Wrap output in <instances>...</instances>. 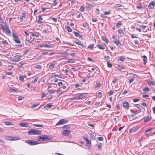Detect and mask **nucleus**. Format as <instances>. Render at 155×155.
<instances>
[{
    "mask_svg": "<svg viewBox=\"0 0 155 155\" xmlns=\"http://www.w3.org/2000/svg\"><path fill=\"white\" fill-rule=\"evenodd\" d=\"M20 127H27L28 126V124L27 123H21L19 124Z\"/></svg>",
    "mask_w": 155,
    "mask_h": 155,
    "instance_id": "2eb2a0df",
    "label": "nucleus"
},
{
    "mask_svg": "<svg viewBox=\"0 0 155 155\" xmlns=\"http://www.w3.org/2000/svg\"><path fill=\"white\" fill-rule=\"evenodd\" d=\"M52 105L50 104H47L46 106H44V108L46 109L47 108H51L52 106Z\"/></svg>",
    "mask_w": 155,
    "mask_h": 155,
    "instance_id": "412c9836",
    "label": "nucleus"
},
{
    "mask_svg": "<svg viewBox=\"0 0 155 155\" xmlns=\"http://www.w3.org/2000/svg\"><path fill=\"white\" fill-rule=\"evenodd\" d=\"M94 44H90L89 45V46H88L87 48L92 49L94 48Z\"/></svg>",
    "mask_w": 155,
    "mask_h": 155,
    "instance_id": "8fccbe9b",
    "label": "nucleus"
},
{
    "mask_svg": "<svg viewBox=\"0 0 155 155\" xmlns=\"http://www.w3.org/2000/svg\"><path fill=\"white\" fill-rule=\"evenodd\" d=\"M102 147L101 144H98L97 145L98 150L99 151L101 150H102Z\"/></svg>",
    "mask_w": 155,
    "mask_h": 155,
    "instance_id": "37998d69",
    "label": "nucleus"
},
{
    "mask_svg": "<svg viewBox=\"0 0 155 155\" xmlns=\"http://www.w3.org/2000/svg\"><path fill=\"white\" fill-rule=\"evenodd\" d=\"M139 127L138 126H136L130 129V130L129 133H133V134L136 133L138 130Z\"/></svg>",
    "mask_w": 155,
    "mask_h": 155,
    "instance_id": "0eeeda50",
    "label": "nucleus"
},
{
    "mask_svg": "<svg viewBox=\"0 0 155 155\" xmlns=\"http://www.w3.org/2000/svg\"><path fill=\"white\" fill-rule=\"evenodd\" d=\"M104 58L107 61L109 60L110 59V57L108 56H105Z\"/></svg>",
    "mask_w": 155,
    "mask_h": 155,
    "instance_id": "69168bd1",
    "label": "nucleus"
},
{
    "mask_svg": "<svg viewBox=\"0 0 155 155\" xmlns=\"http://www.w3.org/2000/svg\"><path fill=\"white\" fill-rule=\"evenodd\" d=\"M138 9H141L142 8V5L141 4H139L136 7Z\"/></svg>",
    "mask_w": 155,
    "mask_h": 155,
    "instance_id": "4d7b16f0",
    "label": "nucleus"
},
{
    "mask_svg": "<svg viewBox=\"0 0 155 155\" xmlns=\"http://www.w3.org/2000/svg\"><path fill=\"white\" fill-rule=\"evenodd\" d=\"M107 66L109 68H111L112 67V64L109 63L108 61L107 62Z\"/></svg>",
    "mask_w": 155,
    "mask_h": 155,
    "instance_id": "de8ad7c7",
    "label": "nucleus"
},
{
    "mask_svg": "<svg viewBox=\"0 0 155 155\" xmlns=\"http://www.w3.org/2000/svg\"><path fill=\"white\" fill-rule=\"evenodd\" d=\"M44 47L45 48H51V46L48 44H46L45 45L44 44Z\"/></svg>",
    "mask_w": 155,
    "mask_h": 155,
    "instance_id": "052dcab7",
    "label": "nucleus"
},
{
    "mask_svg": "<svg viewBox=\"0 0 155 155\" xmlns=\"http://www.w3.org/2000/svg\"><path fill=\"white\" fill-rule=\"evenodd\" d=\"M90 137L92 140H95V136L91 134H90Z\"/></svg>",
    "mask_w": 155,
    "mask_h": 155,
    "instance_id": "13d9d810",
    "label": "nucleus"
},
{
    "mask_svg": "<svg viewBox=\"0 0 155 155\" xmlns=\"http://www.w3.org/2000/svg\"><path fill=\"white\" fill-rule=\"evenodd\" d=\"M122 21H119L117 23L116 25V26L117 28H119L121 25Z\"/></svg>",
    "mask_w": 155,
    "mask_h": 155,
    "instance_id": "c756f323",
    "label": "nucleus"
},
{
    "mask_svg": "<svg viewBox=\"0 0 155 155\" xmlns=\"http://www.w3.org/2000/svg\"><path fill=\"white\" fill-rule=\"evenodd\" d=\"M149 89L148 88H147V87H144L143 90V92L144 93H145L146 91H149Z\"/></svg>",
    "mask_w": 155,
    "mask_h": 155,
    "instance_id": "a19ab883",
    "label": "nucleus"
},
{
    "mask_svg": "<svg viewBox=\"0 0 155 155\" xmlns=\"http://www.w3.org/2000/svg\"><path fill=\"white\" fill-rule=\"evenodd\" d=\"M77 100H79L78 96H76L75 97L72 98L71 100L72 101H74Z\"/></svg>",
    "mask_w": 155,
    "mask_h": 155,
    "instance_id": "09e8293b",
    "label": "nucleus"
},
{
    "mask_svg": "<svg viewBox=\"0 0 155 155\" xmlns=\"http://www.w3.org/2000/svg\"><path fill=\"white\" fill-rule=\"evenodd\" d=\"M114 43L117 46L120 47L121 45V44L120 41L118 40L116 41H114Z\"/></svg>",
    "mask_w": 155,
    "mask_h": 155,
    "instance_id": "aec40b11",
    "label": "nucleus"
},
{
    "mask_svg": "<svg viewBox=\"0 0 155 155\" xmlns=\"http://www.w3.org/2000/svg\"><path fill=\"white\" fill-rule=\"evenodd\" d=\"M122 5L120 4H116L114 5L115 8H119L122 7Z\"/></svg>",
    "mask_w": 155,
    "mask_h": 155,
    "instance_id": "5fc2aeb1",
    "label": "nucleus"
},
{
    "mask_svg": "<svg viewBox=\"0 0 155 155\" xmlns=\"http://www.w3.org/2000/svg\"><path fill=\"white\" fill-rule=\"evenodd\" d=\"M147 83L148 84L150 85H155V83H154L153 81H151L150 80H149L147 81Z\"/></svg>",
    "mask_w": 155,
    "mask_h": 155,
    "instance_id": "393cba45",
    "label": "nucleus"
},
{
    "mask_svg": "<svg viewBox=\"0 0 155 155\" xmlns=\"http://www.w3.org/2000/svg\"><path fill=\"white\" fill-rule=\"evenodd\" d=\"M73 32L76 37H78L79 38L82 37V35H81L79 33L74 31H73Z\"/></svg>",
    "mask_w": 155,
    "mask_h": 155,
    "instance_id": "a211bd4d",
    "label": "nucleus"
},
{
    "mask_svg": "<svg viewBox=\"0 0 155 155\" xmlns=\"http://www.w3.org/2000/svg\"><path fill=\"white\" fill-rule=\"evenodd\" d=\"M84 7L83 6H81L79 9V11L81 12H84Z\"/></svg>",
    "mask_w": 155,
    "mask_h": 155,
    "instance_id": "49530a36",
    "label": "nucleus"
},
{
    "mask_svg": "<svg viewBox=\"0 0 155 155\" xmlns=\"http://www.w3.org/2000/svg\"><path fill=\"white\" fill-rule=\"evenodd\" d=\"M151 118V117H150L149 116L146 117L143 121L144 124H145L147 122H149Z\"/></svg>",
    "mask_w": 155,
    "mask_h": 155,
    "instance_id": "f3484780",
    "label": "nucleus"
},
{
    "mask_svg": "<svg viewBox=\"0 0 155 155\" xmlns=\"http://www.w3.org/2000/svg\"><path fill=\"white\" fill-rule=\"evenodd\" d=\"M8 91L10 93H12V92H16V91H17L16 90H15V89H14L12 88H10L8 90Z\"/></svg>",
    "mask_w": 155,
    "mask_h": 155,
    "instance_id": "c9c22d12",
    "label": "nucleus"
},
{
    "mask_svg": "<svg viewBox=\"0 0 155 155\" xmlns=\"http://www.w3.org/2000/svg\"><path fill=\"white\" fill-rule=\"evenodd\" d=\"M123 106L125 109H129V104L127 102H123Z\"/></svg>",
    "mask_w": 155,
    "mask_h": 155,
    "instance_id": "1a4fd4ad",
    "label": "nucleus"
},
{
    "mask_svg": "<svg viewBox=\"0 0 155 155\" xmlns=\"http://www.w3.org/2000/svg\"><path fill=\"white\" fill-rule=\"evenodd\" d=\"M35 68L38 69H40L41 68V65H38L35 66Z\"/></svg>",
    "mask_w": 155,
    "mask_h": 155,
    "instance_id": "774afa93",
    "label": "nucleus"
},
{
    "mask_svg": "<svg viewBox=\"0 0 155 155\" xmlns=\"http://www.w3.org/2000/svg\"><path fill=\"white\" fill-rule=\"evenodd\" d=\"M152 129H153V128H150L146 130L145 131V133H147L149 132H150V131H151Z\"/></svg>",
    "mask_w": 155,
    "mask_h": 155,
    "instance_id": "e2e57ef3",
    "label": "nucleus"
},
{
    "mask_svg": "<svg viewBox=\"0 0 155 155\" xmlns=\"http://www.w3.org/2000/svg\"><path fill=\"white\" fill-rule=\"evenodd\" d=\"M110 11H109L107 12H104V14L105 15H109L110 13Z\"/></svg>",
    "mask_w": 155,
    "mask_h": 155,
    "instance_id": "0e129e2a",
    "label": "nucleus"
},
{
    "mask_svg": "<svg viewBox=\"0 0 155 155\" xmlns=\"http://www.w3.org/2000/svg\"><path fill=\"white\" fill-rule=\"evenodd\" d=\"M25 64L24 63H22L21 62H20L19 63V65H18L17 66V69H19L21 68Z\"/></svg>",
    "mask_w": 155,
    "mask_h": 155,
    "instance_id": "b1692460",
    "label": "nucleus"
},
{
    "mask_svg": "<svg viewBox=\"0 0 155 155\" xmlns=\"http://www.w3.org/2000/svg\"><path fill=\"white\" fill-rule=\"evenodd\" d=\"M143 61L144 62L143 64H145L147 62V57L145 55H143Z\"/></svg>",
    "mask_w": 155,
    "mask_h": 155,
    "instance_id": "bb28decb",
    "label": "nucleus"
},
{
    "mask_svg": "<svg viewBox=\"0 0 155 155\" xmlns=\"http://www.w3.org/2000/svg\"><path fill=\"white\" fill-rule=\"evenodd\" d=\"M38 23H42V22L41 21L43 19L41 17V15H39L38 16Z\"/></svg>",
    "mask_w": 155,
    "mask_h": 155,
    "instance_id": "58836bf2",
    "label": "nucleus"
},
{
    "mask_svg": "<svg viewBox=\"0 0 155 155\" xmlns=\"http://www.w3.org/2000/svg\"><path fill=\"white\" fill-rule=\"evenodd\" d=\"M116 67L119 70H120L124 69V66H120L119 65L117 64Z\"/></svg>",
    "mask_w": 155,
    "mask_h": 155,
    "instance_id": "5701e85b",
    "label": "nucleus"
},
{
    "mask_svg": "<svg viewBox=\"0 0 155 155\" xmlns=\"http://www.w3.org/2000/svg\"><path fill=\"white\" fill-rule=\"evenodd\" d=\"M134 106L137 107V109H138V110H137L134 112V115H136L140 112L141 111V108H143V107L141 106L139 104H135Z\"/></svg>",
    "mask_w": 155,
    "mask_h": 155,
    "instance_id": "39448f33",
    "label": "nucleus"
},
{
    "mask_svg": "<svg viewBox=\"0 0 155 155\" xmlns=\"http://www.w3.org/2000/svg\"><path fill=\"white\" fill-rule=\"evenodd\" d=\"M124 60H125V59H124V58H121V57L120 58L118 59V61H122V62H124Z\"/></svg>",
    "mask_w": 155,
    "mask_h": 155,
    "instance_id": "680f3d73",
    "label": "nucleus"
},
{
    "mask_svg": "<svg viewBox=\"0 0 155 155\" xmlns=\"http://www.w3.org/2000/svg\"><path fill=\"white\" fill-rule=\"evenodd\" d=\"M118 33L119 34H122V35H120V36H122V35H124V32H123V31H122V30L121 29H119L118 30Z\"/></svg>",
    "mask_w": 155,
    "mask_h": 155,
    "instance_id": "f704fd0d",
    "label": "nucleus"
},
{
    "mask_svg": "<svg viewBox=\"0 0 155 155\" xmlns=\"http://www.w3.org/2000/svg\"><path fill=\"white\" fill-rule=\"evenodd\" d=\"M20 139V138L19 137H12V141L19 140Z\"/></svg>",
    "mask_w": 155,
    "mask_h": 155,
    "instance_id": "2f4dec72",
    "label": "nucleus"
},
{
    "mask_svg": "<svg viewBox=\"0 0 155 155\" xmlns=\"http://www.w3.org/2000/svg\"><path fill=\"white\" fill-rule=\"evenodd\" d=\"M84 139L85 140L86 143L87 145L90 146V145H91V142L87 138V137H84Z\"/></svg>",
    "mask_w": 155,
    "mask_h": 155,
    "instance_id": "dca6fc26",
    "label": "nucleus"
},
{
    "mask_svg": "<svg viewBox=\"0 0 155 155\" xmlns=\"http://www.w3.org/2000/svg\"><path fill=\"white\" fill-rule=\"evenodd\" d=\"M55 93V90H49V91H48L47 93L48 94L50 95L51 94H52Z\"/></svg>",
    "mask_w": 155,
    "mask_h": 155,
    "instance_id": "473e14b6",
    "label": "nucleus"
},
{
    "mask_svg": "<svg viewBox=\"0 0 155 155\" xmlns=\"http://www.w3.org/2000/svg\"><path fill=\"white\" fill-rule=\"evenodd\" d=\"M74 42L75 43H76V44L80 46L82 48H85L86 47V46H85L84 44H82L81 43V41H74Z\"/></svg>",
    "mask_w": 155,
    "mask_h": 155,
    "instance_id": "9b49d317",
    "label": "nucleus"
},
{
    "mask_svg": "<svg viewBox=\"0 0 155 155\" xmlns=\"http://www.w3.org/2000/svg\"><path fill=\"white\" fill-rule=\"evenodd\" d=\"M65 27V28L68 31V32H71L72 31V29L70 27L66 25Z\"/></svg>",
    "mask_w": 155,
    "mask_h": 155,
    "instance_id": "a878e982",
    "label": "nucleus"
},
{
    "mask_svg": "<svg viewBox=\"0 0 155 155\" xmlns=\"http://www.w3.org/2000/svg\"><path fill=\"white\" fill-rule=\"evenodd\" d=\"M102 85V84L100 83H98V84H97L95 85V89L97 87L99 88V87H101Z\"/></svg>",
    "mask_w": 155,
    "mask_h": 155,
    "instance_id": "c85d7f7f",
    "label": "nucleus"
},
{
    "mask_svg": "<svg viewBox=\"0 0 155 155\" xmlns=\"http://www.w3.org/2000/svg\"><path fill=\"white\" fill-rule=\"evenodd\" d=\"M6 34L8 35H10L11 34V32L8 26H6V28H5V31Z\"/></svg>",
    "mask_w": 155,
    "mask_h": 155,
    "instance_id": "f8f14e48",
    "label": "nucleus"
},
{
    "mask_svg": "<svg viewBox=\"0 0 155 155\" xmlns=\"http://www.w3.org/2000/svg\"><path fill=\"white\" fill-rule=\"evenodd\" d=\"M97 47H98L99 49H101L104 50V48L100 45H98L97 46Z\"/></svg>",
    "mask_w": 155,
    "mask_h": 155,
    "instance_id": "79ce46f5",
    "label": "nucleus"
},
{
    "mask_svg": "<svg viewBox=\"0 0 155 155\" xmlns=\"http://www.w3.org/2000/svg\"><path fill=\"white\" fill-rule=\"evenodd\" d=\"M34 125L35 126L38 127H43V125L39 124H34Z\"/></svg>",
    "mask_w": 155,
    "mask_h": 155,
    "instance_id": "3c124183",
    "label": "nucleus"
},
{
    "mask_svg": "<svg viewBox=\"0 0 155 155\" xmlns=\"http://www.w3.org/2000/svg\"><path fill=\"white\" fill-rule=\"evenodd\" d=\"M154 2H150L148 5V8L149 9L153 8L155 6Z\"/></svg>",
    "mask_w": 155,
    "mask_h": 155,
    "instance_id": "9d476101",
    "label": "nucleus"
},
{
    "mask_svg": "<svg viewBox=\"0 0 155 155\" xmlns=\"http://www.w3.org/2000/svg\"><path fill=\"white\" fill-rule=\"evenodd\" d=\"M22 15L21 17L20 18V20L21 21H22L23 18H26V15L25 13H23L22 14Z\"/></svg>",
    "mask_w": 155,
    "mask_h": 155,
    "instance_id": "cd10ccee",
    "label": "nucleus"
},
{
    "mask_svg": "<svg viewBox=\"0 0 155 155\" xmlns=\"http://www.w3.org/2000/svg\"><path fill=\"white\" fill-rule=\"evenodd\" d=\"M70 128V127L69 126V125H64L63 127V129H69Z\"/></svg>",
    "mask_w": 155,
    "mask_h": 155,
    "instance_id": "a18cd8bd",
    "label": "nucleus"
},
{
    "mask_svg": "<svg viewBox=\"0 0 155 155\" xmlns=\"http://www.w3.org/2000/svg\"><path fill=\"white\" fill-rule=\"evenodd\" d=\"M0 25H1V29L3 30V32H4L5 31L6 26H8L6 25L5 22L2 21H1Z\"/></svg>",
    "mask_w": 155,
    "mask_h": 155,
    "instance_id": "6e6552de",
    "label": "nucleus"
},
{
    "mask_svg": "<svg viewBox=\"0 0 155 155\" xmlns=\"http://www.w3.org/2000/svg\"><path fill=\"white\" fill-rule=\"evenodd\" d=\"M39 105V103H37V104H33L31 107L32 108H34L35 107L38 106Z\"/></svg>",
    "mask_w": 155,
    "mask_h": 155,
    "instance_id": "c03bdc74",
    "label": "nucleus"
},
{
    "mask_svg": "<svg viewBox=\"0 0 155 155\" xmlns=\"http://www.w3.org/2000/svg\"><path fill=\"white\" fill-rule=\"evenodd\" d=\"M37 139L38 141H43L45 140H51L52 138L48 135H43L39 136Z\"/></svg>",
    "mask_w": 155,
    "mask_h": 155,
    "instance_id": "f257e3e1",
    "label": "nucleus"
},
{
    "mask_svg": "<svg viewBox=\"0 0 155 155\" xmlns=\"http://www.w3.org/2000/svg\"><path fill=\"white\" fill-rule=\"evenodd\" d=\"M25 142L26 143L29 144V145L31 146H33L39 144L37 141H35L30 140H25Z\"/></svg>",
    "mask_w": 155,
    "mask_h": 155,
    "instance_id": "7ed1b4c3",
    "label": "nucleus"
},
{
    "mask_svg": "<svg viewBox=\"0 0 155 155\" xmlns=\"http://www.w3.org/2000/svg\"><path fill=\"white\" fill-rule=\"evenodd\" d=\"M12 35L14 40L16 43H21L20 40L18 38V36L15 32H12Z\"/></svg>",
    "mask_w": 155,
    "mask_h": 155,
    "instance_id": "20e7f679",
    "label": "nucleus"
},
{
    "mask_svg": "<svg viewBox=\"0 0 155 155\" xmlns=\"http://www.w3.org/2000/svg\"><path fill=\"white\" fill-rule=\"evenodd\" d=\"M54 64H51L49 66V68L50 69H52L54 68Z\"/></svg>",
    "mask_w": 155,
    "mask_h": 155,
    "instance_id": "864d4df0",
    "label": "nucleus"
},
{
    "mask_svg": "<svg viewBox=\"0 0 155 155\" xmlns=\"http://www.w3.org/2000/svg\"><path fill=\"white\" fill-rule=\"evenodd\" d=\"M28 133L29 135H41V131L36 130L35 129H32L29 130Z\"/></svg>",
    "mask_w": 155,
    "mask_h": 155,
    "instance_id": "f03ea898",
    "label": "nucleus"
},
{
    "mask_svg": "<svg viewBox=\"0 0 155 155\" xmlns=\"http://www.w3.org/2000/svg\"><path fill=\"white\" fill-rule=\"evenodd\" d=\"M87 5L86 6V8H87L88 11L91 10L92 8L94 7V6L92 5L86 3Z\"/></svg>",
    "mask_w": 155,
    "mask_h": 155,
    "instance_id": "4468645a",
    "label": "nucleus"
},
{
    "mask_svg": "<svg viewBox=\"0 0 155 155\" xmlns=\"http://www.w3.org/2000/svg\"><path fill=\"white\" fill-rule=\"evenodd\" d=\"M5 139L7 140L12 141V136H7L5 137Z\"/></svg>",
    "mask_w": 155,
    "mask_h": 155,
    "instance_id": "72a5a7b5",
    "label": "nucleus"
},
{
    "mask_svg": "<svg viewBox=\"0 0 155 155\" xmlns=\"http://www.w3.org/2000/svg\"><path fill=\"white\" fill-rule=\"evenodd\" d=\"M71 131L69 130H65L63 131L62 132V134L64 136H69V134L70 133Z\"/></svg>",
    "mask_w": 155,
    "mask_h": 155,
    "instance_id": "ddd939ff",
    "label": "nucleus"
},
{
    "mask_svg": "<svg viewBox=\"0 0 155 155\" xmlns=\"http://www.w3.org/2000/svg\"><path fill=\"white\" fill-rule=\"evenodd\" d=\"M19 78L20 81L21 82H23L24 81V77L23 76H20L19 77Z\"/></svg>",
    "mask_w": 155,
    "mask_h": 155,
    "instance_id": "e433bc0d",
    "label": "nucleus"
},
{
    "mask_svg": "<svg viewBox=\"0 0 155 155\" xmlns=\"http://www.w3.org/2000/svg\"><path fill=\"white\" fill-rule=\"evenodd\" d=\"M112 38H113V41H114V42L115 41H117L116 37L114 35L113 36Z\"/></svg>",
    "mask_w": 155,
    "mask_h": 155,
    "instance_id": "338daca9",
    "label": "nucleus"
},
{
    "mask_svg": "<svg viewBox=\"0 0 155 155\" xmlns=\"http://www.w3.org/2000/svg\"><path fill=\"white\" fill-rule=\"evenodd\" d=\"M68 120H65L64 119H61L59 120V121L55 125H59L63 124H65L68 123Z\"/></svg>",
    "mask_w": 155,
    "mask_h": 155,
    "instance_id": "423d86ee",
    "label": "nucleus"
},
{
    "mask_svg": "<svg viewBox=\"0 0 155 155\" xmlns=\"http://www.w3.org/2000/svg\"><path fill=\"white\" fill-rule=\"evenodd\" d=\"M74 61H71V60H68L67 61H65V63H74Z\"/></svg>",
    "mask_w": 155,
    "mask_h": 155,
    "instance_id": "603ef678",
    "label": "nucleus"
},
{
    "mask_svg": "<svg viewBox=\"0 0 155 155\" xmlns=\"http://www.w3.org/2000/svg\"><path fill=\"white\" fill-rule=\"evenodd\" d=\"M31 50V49L29 48L27 50H26L24 52V53L23 54V55H24L28 53Z\"/></svg>",
    "mask_w": 155,
    "mask_h": 155,
    "instance_id": "4c0bfd02",
    "label": "nucleus"
},
{
    "mask_svg": "<svg viewBox=\"0 0 155 155\" xmlns=\"http://www.w3.org/2000/svg\"><path fill=\"white\" fill-rule=\"evenodd\" d=\"M2 42L5 46L7 45L8 44V43L7 41L4 39H3V40L2 41Z\"/></svg>",
    "mask_w": 155,
    "mask_h": 155,
    "instance_id": "ea45409f",
    "label": "nucleus"
},
{
    "mask_svg": "<svg viewBox=\"0 0 155 155\" xmlns=\"http://www.w3.org/2000/svg\"><path fill=\"white\" fill-rule=\"evenodd\" d=\"M85 97V94H81L78 96L79 99H83Z\"/></svg>",
    "mask_w": 155,
    "mask_h": 155,
    "instance_id": "6ab92c4d",
    "label": "nucleus"
},
{
    "mask_svg": "<svg viewBox=\"0 0 155 155\" xmlns=\"http://www.w3.org/2000/svg\"><path fill=\"white\" fill-rule=\"evenodd\" d=\"M101 40L104 41L105 43H107V44L108 43V41L107 38L104 37V36H103L101 38Z\"/></svg>",
    "mask_w": 155,
    "mask_h": 155,
    "instance_id": "4be33fe9",
    "label": "nucleus"
},
{
    "mask_svg": "<svg viewBox=\"0 0 155 155\" xmlns=\"http://www.w3.org/2000/svg\"><path fill=\"white\" fill-rule=\"evenodd\" d=\"M102 96V93L101 92H99L98 93L97 97L99 98H101Z\"/></svg>",
    "mask_w": 155,
    "mask_h": 155,
    "instance_id": "6e6d98bb",
    "label": "nucleus"
},
{
    "mask_svg": "<svg viewBox=\"0 0 155 155\" xmlns=\"http://www.w3.org/2000/svg\"><path fill=\"white\" fill-rule=\"evenodd\" d=\"M5 124L7 125H13V124L10 122L5 121L4 122Z\"/></svg>",
    "mask_w": 155,
    "mask_h": 155,
    "instance_id": "7c9ffc66",
    "label": "nucleus"
},
{
    "mask_svg": "<svg viewBox=\"0 0 155 155\" xmlns=\"http://www.w3.org/2000/svg\"><path fill=\"white\" fill-rule=\"evenodd\" d=\"M118 80V79H117L116 78H114L113 79L112 83L113 84H115Z\"/></svg>",
    "mask_w": 155,
    "mask_h": 155,
    "instance_id": "bf43d9fd",
    "label": "nucleus"
}]
</instances>
